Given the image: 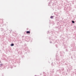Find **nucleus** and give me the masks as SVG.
Returning a JSON list of instances; mask_svg holds the SVG:
<instances>
[{"mask_svg":"<svg viewBox=\"0 0 76 76\" xmlns=\"http://www.w3.org/2000/svg\"><path fill=\"white\" fill-rule=\"evenodd\" d=\"M30 31H27L26 32L27 34H30Z\"/></svg>","mask_w":76,"mask_h":76,"instance_id":"f257e3e1","label":"nucleus"},{"mask_svg":"<svg viewBox=\"0 0 76 76\" xmlns=\"http://www.w3.org/2000/svg\"><path fill=\"white\" fill-rule=\"evenodd\" d=\"M72 22L73 23H75V21H72Z\"/></svg>","mask_w":76,"mask_h":76,"instance_id":"20e7f679","label":"nucleus"},{"mask_svg":"<svg viewBox=\"0 0 76 76\" xmlns=\"http://www.w3.org/2000/svg\"><path fill=\"white\" fill-rule=\"evenodd\" d=\"M50 18H51V19H53V16H51Z\"/></svg>","mask_w":76,"mask_h":76,"instance_id":"7ed1b4c3","label":"nucleus"},{"mask_svg":"<svg viewBox=\"0 0 76 76\" xmlns=\"http://www.w3.org/2000/svg\"><path fill=\"white\" fill-rule=\"evenodd\" d=\"M14 45V44L12 43L11 45V46H13Z\"/></svg>","mask_w":76,"mask_h":76,"instance_id":"f03ea898","label":"nucleus"}]
</instances>
